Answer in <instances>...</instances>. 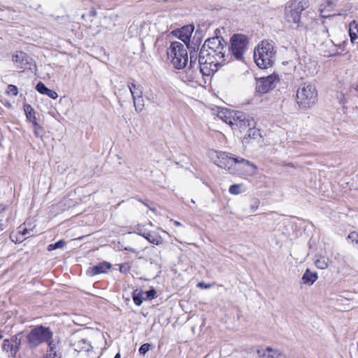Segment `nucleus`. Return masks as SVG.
I'll list each match as a JSON object with an SVG mask.
<instances>
[{
	"instance_id": "obj_1",
	"label": "nucleus",
	"mask_w": 358,
	"mask_h": 358,
	"mask_svg": "<svg viewBox=\"0 0 358 358\" xmlns=\"http://www.w3.org/2000/svg\"><path fill=\"white\" fill-rule=\"evenodd\" d=\"M309 6L308 0H292L287 3L285 8V19L292 28L305 27L301 20V13Z\"/></svg>"
},
{
	"instance_id": "obj_2",
	"label": "nucleus",
	"mask_w": 358,
	"mask_h": 358,
	"mask_svg": "<svg viewBox=\"0 0 358 358\" xmlns=\"http://www.w3.org/2000/svg\"><path fill=\"white\" fill-rule=\"evenodd\" d=\"M275 52L273 42L263 41L255 49V62L259 68L267 69L272 66Z\"/></svg>"
},
{
	"instance_id": "obj_3",
	"label": "nucleus",
	"mask_w": 358,
	"mask_h": 358,
	"mask_svg": "<svg viewBox=\"0 0 358 358\" xmlns=\"http://www.w3.org/2000/svg\"><path fill=\"white\" fill-rule=\"evenodd\" d=\"M225 61L207 52V50H200L198 57L199 73L204 76H210L217 71L219 67Z\"/></svg>"
},
{
	"instance_id": "obj_4",
	"label": "nucleus",
	"mask_w": 358,
	"mask_h": 358,
	"mask_svg": "<svg viewBox=\"0 0 358 358\" xmlns=\"http://www.w3.org/2000/svg\"><path fill=\"white\" fill-rule=\"evenodd\" d=\"M187 45L178 41L171 43L167 50V56L176 69H181L185 67L188 62Z\"/></svg>"
},
{
	"instance_id": "obj_5",
	"label": "nucleus",
	"mask_w": 358,
	"mask_h": 358,
	"mask_svg": "<svg viewBox=\"0 0 358 358\" xmlns=\"http://www.w3.org/2000/svg\"><path fill=\"white\" fill-rule=\"evenodd\" d=\"M317 100V91L311 83H303L296 92V103L299 108L306 110L310 108Z\"/></svg>"
},
{
	"instance_id": "obj_6",
	"label": "nucleus",
	"mask_w": 358,
	"mask_h": 358,
	"mask_svg": "<svg viewBox=\"0 0 358 358\" xmlns=\"http://www.w3.org/2000/svg\"><path fill=\"white\" fill-rule=\"evenodd\" d=\"M231 45L229 48L231 55L237 59L243 60V55L248 50V38L243 34H234L230 39Z\"/></svg>"
},
{
	"instance_id": "obj_7",
	"label": "nucleus",
	"mask_w": 358,
	"mask_h": 358,
	"mask_svg": "<svg viewBox=\"0 0 358 358\" xmlns=\"http://www.w3.org/2000/svg\"><path fill=\"white\" fill-rule=\"evenodd\" d=\"M226 42L222 37H213L207 39L201 50H207V52L221 59H225Z\"/></svg>"
},
{
	"instance_id": "obj_8",
	"label": "nucleus",
	"mask_w": 358,
	"mask_h": 358,
	"mask_svg": "<svg viewBox=\"0 0 358 358\" xmlns=\"http://www.w3.org/2000/svg\"><path fill=\"white\" fill-rule=\"evenodd\" d=\"M52 334L48 328L43 327H37L32 329L29 334L27 339L29 345L31 348H36L43 342H50Z\"/></svg>"
},
{
	"instance_id": "obj_9",
	"label": "nucleus",
	"mask_w": 358,
	"mask_h": 358,
	"mask_svg": "<svg viewBox=\"0 0 358 358\" xmlns=\"http://www.w3.org/2000/svg\"><path fill=\"white\" fill-rule=\"evenodd\" d=\"M235 115H236L235 116L236 120L233 122L232 129L238 131L240 134H243L250 127L256 126L255 120L244 113L238 111Z\"/></svg>"
},
{
	"instance_id": "obj_10",
	"label": "nucleus",
	"mask_w": 358,
	"mask_h": 358,
	"mask_svg": "<svg viewBox=\"0 0 358 358\" xmlns=\"http://www.w3.org/2000/svg\"><path fill=\"white\" fill-rule=\"evenodd\" d=\"M257 166L251 162L238 157L236 160L235 172L233 174L241 176H252L256 174Z\"/></svg>"
},
{
	"instance_id": "obj_11",
	"label": "nucleus",
	"mask_w": 358,
	"mask_h": 358,
	"mask_svg": "<svg viewBox=\"0 0 358 358\" xmlns=\"http://www.w3.org/2000/svg\"><path fill=\"white\" fill-rule=\"evenodd\" d=\"M238 157H234L230 153L225 152H217V160L215 163L220 168L227 170L230 173L235 172Z\"/></svg>"
},
{
	"instance_id": "obj_12",
	"label": "nucleus",
	"mask_w": 358,
	"mask_h": 358,
	"mask_svg": "<svg viewBox=\"0 0 358 358\" xmlns=\"http://www.w3.org/2000/svg\"><path fill=\"white\" fill-rule=\"evenodd\" d=\"M279 80L278 76L275 73L261 78L257 81L256 90L261 94H266L275 87Z\"/></svg>"
},
{
	"instance_id": "obj_13",
	"label": "nucleus",
	"mask_w": 358,
	"mask_h": 358,
	"mask_svg": "<svg viewBox=\"0 0 358 358\" xmlns=\"http://www.w3.org/2000/svg\"><path fill=\"white\" fill-rule=\"evenodd\" d=\"M12 60L17 69H32V66L35 64L33 63L32 59L24 52H16L13 55Z\"/></svg>"
},
{
	"instance_id": "obj_14",
	"label": "nucleus",
	"mask_w": 358,
	"mask_h": 358,
	"mask_svg": "<svg viewBox=\"0 0 358 358\" xmlns=\"http://www.w3.org/2000/svg\"><path fill=\"white\" fill-rule=\"evenodd\" d=\"M245 134L242 138V143L247 146L248 145H260L262 142V136L260 130L255 127H250L245 132Z\"/></svg>"
},
{
	"instance_id": "obj_15",
	"label": "nucleus",
	"mask_w": 358,
	"mask_h": 358,
	"mask_svg": "<svg viewBox=\"0 0 358 358\" xmlns=\"http://www.w3.org/2000/svg\"><path fill=\"white\" fill-rule=\"evenodd\" d=\"M20 335L12 336L9 339L3 341V349L12 357H15L19 350L21 343V339L19 338Z\"/></svg>"
},
{
	"instance_id": "obj_16",
	"label": "nucleus",
	"mask_w": 358,
	"mask_h": 358,
	"mask_svg": "<svg viewBox=\"0 0 358 358\" xmlns=\"http://www.w3.org/2000/svg\"><path fill=\"white\" fill-rule=\"evenodd\" d=\"M156 290L154 288L148 291H141L136 289L133 292V300L136 305L140 306L145 300H151L156 296Z\"/></svg>"
},
{
	"instance_id": "obj_17",
	"label": "nucleus",
	"mask_w": 358,
	"mask_h": 358,
	"mask_svg": "<svg viewBox=\"0 0 358 358\" xmlns=\"http://www.w3.org/2000/svg\"><path fill=\"white\" fill-rule=\"evenodd\" d=\"M194 29V27L192 25L184 26L180 29L174 31L175 35L184 43V45H187Z\"/></svg>"
},
{
	"instance_id": "obj_18",
	"label": "nucleus",
	"mask_w": 358,
	"mask_h": 358,
	"mask_svg": "<svg viewBox=\"0 0 358 358\" xmlns=\"http://www.w3.org/2000/svg\"><path fill=\"white\" fill-rule=\"evenodd\" d=\"M258 354L262 358H279L283 355V352L280 349L267 347L264 350H258Z\"/></svg>"
},
{
	"instance_id": "obj_19",
	"label": "nucleus",
	"mask_w": 358,
	"mask_h": 358,
	"mask_svg": "<svg viewBox=\"0 0 358 358\" xmlns=\"http://www.w3.org/2000/svg\"><path fill=\"white\" fill-rule=\"evenodd\" d=\"M237 111H231L227 109H222L220 111H219L217 116L219 118L222 120L224 122L229 124L233 127V122H234L235 120V113H236Z\"/></svg>"
},
{
	"instance_id": "obj_20",
	"label": "nucleus",
	"mask_w": 358,
	"mask_h": 358,
	"mask_svg": "<svg viewBox=\"0 0 358 358\" xmlns=\"http://www.w3.org/2000/svg\"><path fill=\"white\" fill-rule=\"evenodd\" d=\"M110 268V264L107 262H101L97 265L90 267L87 271V274L91 276L97 274L106 273Z\"/></svg>"
},
{
	"instance_id": "obj_21",
	"label": "nucleus",
	"mask_w": 358,
	"mask_h": 358,
	"mask_svg": "<svg viewBox=\"0 0 358 358\" xmlns=\"http://www.w3.org/2000/svg\"><path fill=\"white\" fill-rule=\"evenodd\" d=\"M59 347L58 343L50 342L47 353L43 358H61V354L59 352Z\"/></svg>"
},
{
	"instance_id": "obj_22",
	"label": "nucleus",
	"mask_w": 358,
	"mask_h": 358,
	"mask_svg": "<svg viewBox=\"0 0 358 358\" xmlns=\"http://www.w3.org/2000/svg\"><path fill=\"white\" fill-rule=\"evenodd\" d=\"M36 90L41 94H45L51 99H56L58 97V94L55 90L48 89L42 82H39L36 85Z\"/></svg>"
},
{
	"instance_id": "obj_23",
	"label": "nucleus",
	"mask_w": 358,
	"mask_h": 358,
	"mask_svg": "<svg viewBox=\"0 0 358 358\" xmlns=\"http://www.w3.org/2000/svg\"><path fill=\"white\" fill-rule=\"evenodd\" d=\"M317 279V274L315 272H311L310 269H306L303 275L302 280L303 283L313 285Z\"/></svg>"
},
{
	"instance_id": "obj_24",
	"label": "nucleus",
	"mask_w": 358,
	"mask_h": 358,
	"mask_svg": "<svg viewBox=\"0 0 358 358\" xmlns=\"http://www.w3.org/2000/svg\"><path fill=\"white\" fill-rule=\"evenodd\" d=\"M144 238L150 243L157 245L162 244L163 242L162 238L155 231H148Z\"/></svg>"
},
{
	"instance_id": "obj_25",
	"label": "nucleus",
	"mask_w": 358,
	"mask_h": 358,
	"mask_svg": "<svg viewBox=\"0 0 358 358\" xmlns=\"http://www.w3.org/2000/svg\"><path fill=\"white\" fill-rule=\"evenodd\" d=\"M128 87L131 94L132 98L143 96V91L141 87L136 85L134 80L128 83Z\"/></svg>"
},
{
	"instance_id": "obj_26",
	"label": "nucleus",
	"mask_w": 358,
	"mask_h": 358,
	"mask_svg": "<svg viewBox=\"0 0 358 358\" xmlns=\"http://www.w3.org/2000/svg\"><path fill=\"white\" fill-rule=\"evenodd\" d=\"M24 113H25V115H26V117H27L28 121H29L32 124L34 122H37L36 121V115H35V111H34V108H32V106L31 105H29V104H24Z\"/></svg>"
},
{
	"instance_id": "obj_27",
	"label": "nucleus",
	"mask_w": 358,
	"mask_h": 358,
	"mask_svg": "<svg viewBox=\"0 0 358 358\" xmlns=\"http://www.w3.org/2000/svg\"><path fill=\"white\" fill-rule=\"evenodd\" d=\"M349 35L352 43L358 38V23L355 20L350 23Z\"/></svg>"
},
{
	"instance_id": "obj_28",
	"label": "nucleus",
	"mask_w": 358,
	"mask_h": 358,
	"mask_svg": "<svg viewBox=\"0 0 358 358\" xmlns=\"http://www.w3.org/2000/svg\"><path fill=\"white\" fill-rule=\"evenodd\" d=\"M73 345L76 347V350L89 351L91 348L90 343L85 338H81L77 342H75Z\"/></svg>"
},
{
	"instance_id": "obj_29",
	"label": "nucleus",
	"mask_w": 358,
	"mask_h": 358,
	"mask_svg": "<svg viewBox=\"0 0 358 358\" xmlns=\"http://www.w3.org/2000/svg\"><path fill=\"white\" fill-rule=\"evenodd\" d=\"M134 106L136 112L140 113L144 109V100L143 96L132 98Z\"/></svg>"
},
{
	"instance_id": "obj_30",
	"label": "nucleus",
	"mask_w": 358,
	"mask_h": 358,
	"mask_svg": "<svg viewBox=\"0 0 358 358\" xmlns=\"http://www.w3.org/2000/svg\"><path fill=\"white\" fill-rule=\"evenodd\" d=\"M315 265L320 269H325L328 266L327 261L323 256L316 257L315 260Z\"/></svg>"
},
{
	"instance_id": "obj_31",
	"label": "nucleus",
	"mask_w": 358,
	"mask_h": 358,
	"mask_svg": "<svg viewBox=\"0 0 358 358\" xmlns=\"http://www.w3.org/2000/svg\"><path fill=\"white\" fill-rule=\"evenodd\" d=\"M196 60H197V55L195 52H190L189 55V69H188V73H193L194 68L195 66H196V68H198V65L196 64Z\"/></svg>"
},
{
	"instance_id": "obj_32",
	"label": "nucleus",
	"mask_w": 358,
	"mask_h": 358,
	"mask_svg": "<svg viewBox=\"0 0 358 358\" xmlns=\"http://www.w3.org/2000/svg\"><path fill=\"white\" fill-rule=\"evenodd\" d=\"M32 124L34 127V133L35 136L38 138H41L44 134V129L43 127L39 125L37 122H34Z\"/></svg>"
},
{
	"instance_id": "obj_33",
	"label": "nucleus",
	"mask_w": 358,
	"mask_h": 358,
	"mask_svg": "<svg viewBox=\"0 0 358 358\" xmlns=\"http://www.w3.org/2000/svg\"><path fill=\"white\" fill-rule=\"evenodd\" d=\"M66 243L63 240H60L55 243L50 244L48 247L49 251H52L58 248H62L65 245Z\"/></svg>"
},
{
	"instance_id": "obj_34",
	"label": "nucleus",
	"mask_w": 358,
	"mask_h": 358,
	"mask_svg": "<svg viewBox=\"0 0 358 358\" xmlns=\"http://www.w3.org/2000/svg\"><path fill=\"white\" fill-rule=\"evenodd\" d=\"M6 92L9 95L17 96L18 94V89L14 85H9L7 87Z\"/></svg>"
},
{
	"instance_id": "obj_35",
	"label": "nucleus",
	"mask_w": 358,
	"mask_h": 358,
	"mask_svg": "<svg viewBox=\"0 0 358 358\" xmlns=\"http://www.w3.org/2000/svg\"><path fill=\"white\" fill-rule=\"evenodd\" d=\"M310 66L308 67V66H306V68H308V73L310 75V76H313L315 74H316L317 73V64L315 62H310Z\"/></svg>"
},
{
	"instance_id": "obj_36",
	"label": "nucleus",
	"mask_w": 358,
	"mask_h": 358,
	"mask_svg": "<svg viewBox=\"0 0 358 358\" xmlns=\"http://www.w3.org/2000/svg\"><path fill=\"white\" fill-rule=\"evenodd\" d=\"M348 238L350 240L354 245H356L357 246L358 245V232H351L348 235Z\"/></svg>"
},
{
	"instance_id": "obj_37",
	"label": "nucleus",
	"mask_w": 358,
	"mask_h": 358,
	"mask_svg": "<svg viewBox=\"0 0 358 358\" xmlns=\"http://www.w3.org/2000/svg\"><path fill=\"white\" fill-rule=\"evenodd\" d=\"M241 185H232L229 187V192L231 194H238L241 193Z\"/></svg>"
},
{
	"instance_id": "obj_38",
	"label": "nucleus",
	"mask_w": 358,
	"mask_h": 358,
	"mask_svg": "<svg viewBox=\"0 0 358 358\" xmlns=\"http://www.w3.org/2000/svg\"><path fill=\"white\" fill-rule=\"evenodd\" d=\"M135 232L143 237H145V234H147L148 231L143 228V226L138 224L136 227Z\"/></svg>"
},
{
	"instance_id": "obj_39",
	"label": "nucleus",
	"mask_w": 358,
	"mask_h": 358,
	"mask_svg": "<svg viewBox=\"0 0 358 358\" xmlns=\"http://www.w3.org/2000/svg\"><path fill=\"white\" fill-rule=\"evenodd\" d=\"M149 348H150V344L144 343L140 347V348L138 350L139 353L141 355H145L149 350Z\"/></svg>"
},
{
	"instance_id": "obj_40",
	"label": "nucleus",
	"mask_w": 358,
	"mask_h": 358,
	"mask_svg": "<svg viewBox=\"0 0 358 358\" xmlns=\"http://www.w3.org/2000/svg\"><path fill=\"white\" fill-rule=\"evenodd\" d=\"M336 0H326V5L324 6V9H328L329 10H331L334 4H335Z\"/></svg>"
},
{
	"instance_id": "obj_41",
	"label": "nucleus",
	"mask_w": 358,
	"mask_h": 358,
	"mask_svg": "<svg viewBox=\"0 0 358 358\" xmlns=\"http://www.w3.org/2000/svg\"><path fill=\"white\" fill-rule=\"evenodd\" d=\"M259 200L254 199L252 201V203L250 205V209L252 210V212L256 211L257 210V208H259Z\"/></svg>"
},
{
	"instance_id": "obj_42",
	"label": "nucleus",
	"mask_w": 358,
	"mask_h": 358,
	"mask_svg": "<svg viewBox=\"0 0 358 358\" xmlns=\"http://www.w3.org/2000/svg\"><path fill=\"white\" fill-rule=\"evenodd\" d=\"M32 231V229L31 230H29V229H27L25 228L22 229V230L19 231V234H20L22 236H31V234H30V232Z\"/></svg>"
},
{
	"instance_id": "obj_43",
	"label": "nucleus",
	"mask_w": 358,
	"mask_h": 358,
	"mask_svg": "<svg viewBox=\"0 0 358 358\" xmlns=\"http://www.w3.org/2000/svg\"><path fill=\"white\" fill-rule=\"evenodd\" d=\"M198 287L207 289V288H210L211 287V285L210 284H206L203 282H201L198 284Z\"/></svg>"
},
{
	"instance_id": "obj_44",
	"label": "nucleus",
	"mask_w": 358,
	"mask_h": 358,
	"mask_svg": "<svg viewBox=\"0 0 358 358\" xmlns=\"http://www.w3.org/2000/svg\"><path fill=\"white\" fill-rule=\"evenodd\" d=\"M90 14H91V15H93V16L95 15H96V10H94V9L91 10H90Z\"/></svg>"
},
{
	"instance_id": "obj_45",
	"label": "nucleus",
	"mask_w": 358,
	"mask_h": 358,
	"mask_svg": "<svg viewBox=\"0 0 358 358\" xmlns=\"http://www.w3.org/2000/svg\"><path fill=\"white\" fill-rule=\"evenodd\" d=\"M322 5L320 6V8L321 14H322L323 10H324V9H323V8H322ZM322 17H326V15H322Z\"/></svg>"
},
{
	"instance_id": "obj_46",
	"label": "nucleus",
	"mask_w": 358,
	"mask_h": 358,
	"mask_svg": "<svg viewBox=\"0 0 358 358\" xmlns=\"http://www.w3.org/2000/svg\"><path fill=\"white\" fill-rule=\"evenodd\" d=\"M174 224H175V225H176V226H181V223H180V222H178V221H175V222H174Z\"/></svg>"
},
{
	"instance_id": "obj_47",
	"label": "nucleus",
	"mask_w": 358,
	"mask_h": 358,
	"mask_svg": "<svg viewBox=\"0 0 358 358\" xmlns=\"http://www.w3.org/2000/svg\"><path fill=\"white\" fill-rule=\"evenodd\" d=\"M114 358H120V354L119 352L117 353Z\"/></svg>"
},
{
	"instance_id": "obj_48",
	"label": "nucleus",
	"mask_w": 358,
	"mask_h": 358,
	"mask_svg": "<svg viewBox=\"0 0 358 358\" xmlns=\"http://www.w3.org/2000/svg\"><path fill=\"white\" fill-rule=\"evenodd\" d=\"M355 90L357 91V96H358V85H356L355 87Z\"/></svg>"
},
{
	"instance_id": "obj_49",
	"label": "nucleus",
	"mask_w": 358,
	"mask_h": 358,
	"mask_svg": "<svg viewBox=\"0 0 358 358\" xmlns=\"http://www.w3.org/2000/svg\"><path fill=\"white\" fill-rule=\"evenodd\" d=\"M190 78H191L192 79H194V78H195V76H194V75H192V74H191V75H190Z\"/></svg>"
},
{
	"instance_id": "obj_50",
	"label": "nucleus",
	"mask_w": 358,
	"mask_h": 358,
	"mask_svg": "<svg viewBox=\"0 0 358 358\" xmlns=\"http://www.w3.org/2000/svg\"><path fill=\"white\" fill-rule=\"evenodd\" d=\"M191 202H192V203H195V201H194V199H191Z\"/></svg>"
},
{
	"instance_id": "obj_51",
	"label": "nucleus",
	"mask_w": 358,
	"mask_h": 358,
	"mask_svg": "<svg viewBox=\"0 0 358 358\" xmlns=\"http://www.w3.org/2000/svg\"><path fill=\"white\" fill-rule=\"evenodd\" d=\"M357 247H358V245H357Z\"/></svg>"
}]
</instances>
